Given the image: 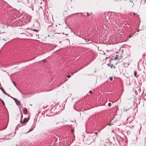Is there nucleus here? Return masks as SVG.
Segmentation results:
<instances>
[{
  "label": "nucleus",
  "mask_w": 146,
  "mask_h": 146,
  "mask_svg": "<svg viewBox=\"0 0 146 146\" xmlns=\"http://www.w3.org/2000/svg\"><path fill=\"white\" fill-rule=\"evenodd\" d=\"M28 119L26 118H24L23 119V121H22V120L21 119L20 121V122L21 123H24L28 121V119Z\"/></svg>",
  "instance_id": "f257e3e1"
},
{
  "label": "nucleus",
  "mask_w": 146,
  "mask_h": 146,
  "mask_svg": "<svg viewBox=\"0 0 146 146\" xmlns=\"http://www.w3.org/2000/svg\"><path fill=\"white\" fill-rule=\"evenodd\" d=\"M129 5L130 6H131L132 7H133V5H134V3H133V1H129Z\"/></svg>",
  "instance_id": "f03ea898"
},
{
  "label": "nucleus",
  "mask_w": 146,
  "mask_h": 146,
  "mask_svg": "<svg viewBox=\"0 0 146 146\" xmlns=\"http://www.w3.org/2000/svg\"><path fill=\"white\" fill-rule=\"evenodd\" d=\"M23 113L25 114L27 112V109L26 108H25L23 110Z\"/></svg>",
  "instance_id": "7ed1b4c3"
},
{
  "label": "nucleus",
  "mask_w": 146,
  "mask_h": 146,
  "mask_svg": "<svg viewBox=\"0 0 146 146\" xmlns=\"http://www.w3.org/2000/svg\"><path fill=\"white\" fill-rule=\"evenodd\" d=\"M0 89L2 90V91L5 94H5V91L2 88H0Z\"/></svg>",
  "instance_id": "20e7f679"
},
{
  "label": "nucleus",
  "mask_w": 146,
  "mask_h": 146,
  "mask_svg": "<svg viewBox=\"0 0 146 146\" xmlns=\"http://www.w3.org/2000/svg\"><path fill=\"white\" fill-rule=\"evenodd\" d=\"M134 76L135 77H136V75H137V74H136V72L135 71H134Z\"/></svg>",
  "instance_id": "39448f33"
},
{
  "label": "nucleus",
  "mask_w": 146,
  "mask_h": 146,
  "mask_svg": "<svg viewBox=\"0 0 146 146\" xmlns=\"http://www.w3.org/2000/svg\"><path fill=\"white\" fill-rule=\"evenodd\" d=\"M110 81H112L113 80V78L112 77H110Z\"/></svg>",
  "instance_id": "423d86ee"
},
{
  "label": "nucleus",
  "mask_w": 146,
  "mask_h": 146,
  "mask_svg": "<svg viewBox=\"0 0 146 146\" xmlns=\"http://www.w3.org/2000/svg\"><path fill=\"white\" fill-rule=\"evenodd\" d=\"M1 101L2 103L3 104L5 105V103L4 102V101H3V100H1Z\"/></svg>",
  "instance_id": "0eeeda50"
},
{
  "label": "nucleus",
  "mask_w": 146,
  "mask_h": 146,
  "mask_svg": "<svg viewBox=\"0 0 146 146\" xmlns=\"http://www.w3.org/2000/svg\"><path fill=\"white\" fill-rule=\"evenodd\" d=\"M114 60H116L118 59V57H115L114 58Z\"/></svg>",
  "instance_id": "6e6552de"
},
{
  "label": "nucleus",
  "mask_w": 146,
  "mask_h": 146,
  "mask_svg": "<svg viewBox=\"0 0 146 146\" xmlns=\"http://www.w3.org/2000/svg\"><path fill=\"white\" fill-rule=\"evenodd\" d=\"M71 76L70 75V74H68V75L67 76V77H68V78H70L71 77Z\"/></svg>",
  "instance_id": "1a4fd4ad"
},
{
  "label": "nucleus",
  "mask_w": 146,
  "mask_h": 146,
  "mask_svg": "<svg viewBox=\"0 0 146 146\" xmlns=\"http://www.w3.org/2000/svg\"><path fill=\"white\" fill-rule=\"evenodd\" d=\"M111 105V104L110 103H109L108 104V106H110Z\"/></svg>",
  "instance_id": "9d476101"
},
{
  "label": "nucleus",
  "mask_w": 146,
  "mask_h": 146,
  "mask_svg": "<svg viewBox=\"0 0 146 146\" xmlns=\"http://www.w3.org/2000/svg\"><path fill=\"white\" fill-rule=\"evenodd\" d=\"M33 129H31L29 130V131H28V132L31 131H32L33 130Z\"/></svg>",
  "instance_id": "9b49d317"
},
{
  "label": "nucleus",
  "mask_w": 146,
  "mask_h": 146,
  "mask_svg": "<svg viewBox=\"0 0 146 146\" xmlns=\"http://www.w3.org/2000/svg\"><path fill=\"white\" fill-rule=\"evenodd\" d=\"M92 93V91L90 90L89 91V93L90 94H91Z\"/></svg>",
  "instance_id": "f8f14e48"
},
{
  "label": "nucleus",
  "mask_w": 146,
  "mask_h": 146,
  "mask_svg": "<svg viewBox=\"0 0 146 146\" xmlns=\"http://www.w3.org/2000/svg\"><path fill=\"white\" fill-rule=\"evenodd\" d=\"M14 84L15 86H16V84L15 83L13 82H12Z\"/></svg>",
  "instance_id": "ddd939ff"
},
{
  "label": "nucleus",
  "mask_w": 146,
  "mask_h": 146,
  "mask_svg": "<svg viewBox=\"0 0 146 146\" xmlns=\"http://www.w3.org/2000/svg\"><path fill=\"white\" fill-rule=\"evenodd\" d=\"M113 64H111V68H112V67H113Z\"/></svg>",
  "instance_id": "4468645a"
},
{
  "label": "nucleus",
  "mask_w": 146,
  "mask_h": 146,
  "mask_svg": "<svg viewBox=\"0 0 146 146\" xmlns=\"http://www.w3.org/2000/svg\"><path fill=\"white\" fill-rule=\"evenodd\" d=\"M94 133H95V134H97L98 133H97V132H95Z\"/></svg>",
  "instance_id": "2eb2a0df"
},
{
  "label": "nucleus",
  "mask_w": 146,
  "mask_h": 146,
  "mask_svg": "<svg viewBox=\"0 0 146 146\" xmlns=\"http://www.w3.org/2000/svg\"><path fill=\"white\" fill-rule=\"evenodd\" d=\"M133 15H136V13H133Z\"/></svg>",
  "instance_id": "dca6fc26"
},
{
  "label": "nucleus",
  "mask_w": 146,
  "mask_h": 146,
  "mask_svg": "<svg viewBox=\"0 0 146 146\" xmlns=\"http://www.w3.org/2000/svg\"><path fill=\"white\" fill-rule=\"evenodd\" d=\"M87 15L88 16L89 15V14L88 13H87Z\"/></svg>",
  "instance_id": "f3484780"
},
{
  "label": "nucleus",
  "mask_w": 146,
  "mask_h": 146,
  "mask_svg": "<svg viewBox=\"0 0 146 146\" xmlns=\"http://www.w3.org/2000/svg\"><path fill=\"white\" fill-rule=\"evenodd\" d=\"M137 137H136V141H137Z\"/></svg>",
  "instance_id": "a211bd4d"
},
{
  "label": "nucleus",
  "mask_w": 146,
  "mask_h": 146,
  "mask_svg": "<svg viewBox=\"0 0 146 146\" xmlns=\"http://www.w3.org/2000/svg\"><path fill=\"white\" fill-rule=\"evenodd\" d=\"M47 90V91H50V90Z\"/></svg>",
  "instance_id": "6ab92c4d"
},
{
  "label": "nucleus",
  "mask_w": 146,
  "mask_h": 146,
  "mask_svg": "<svg viewBox=\"0 0 146 146\" xmlns=\"http://www.w3.org/2000/svg\"><path fill=\"white\" fill-rule=\"evenodd\" d=\"M108 65L109 66H110V64H108Z\"/></svg>",
  "instance_id": "aec40b11"
},
{
  "label": "nucleus",
  "mask_w": 146,
  "mask_h": 146,
  "mask_svg": "<svg viewBox=\"0 0 146 146\" xmlns=\"http://www.w3.org/2000/svg\"><path fill=\"white\" fill-rule=\"evenodd\" d=\"M131 37V36H129V38H130Z\"/></svg>",
  "instance_id": "412c9836"
},
{
  "label": "nucleus",
  "mask_w": 146,
  "mask_h": 146,
  "mask_svg": "<svg viewBox=\"0 0 146 146\" xmlns=\"http://www.w3.org/2000/svg\"><path fill=\"white\" fill-rule=\"evenodd\" d=\"M72 132L73 131V130L72 129Z\"/></svg>",
  "instance_id": "4be33fe9"
},
{
  "label": "nucleus",
  "mask_w": 146,
  "mask_h": 146,
  "mask_svg": "<svg viewBox=\"0 0 146 146\" xmlns=\"http://www.w3.org/2000/svg\"><path fill=\"white\" fill-rule=\"evenodd\" d=\"M113 67H114V68H115V66H113Z\"/></svg>",
  "instance_id": "5701e85b"
}]
</instances>
